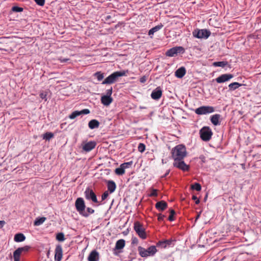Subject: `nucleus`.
I'll return each instance as SVG.
<instances>
[{"label": "nucleus", "instance_id": "nucleus-1", "mask_svg": "<svg viewBox=\"0 0 261 261\" xmlns=\"http://www.w3.org/2000/svg\"><path fill=\"white\" fill-rule=\"evenodd\" d=\"M171 153L174 161L177 163H185L184 159L187 155V151L184 145H176L172 149Z\"/></svg>", "mask_w": 261, "mask_h": 261}, {"label": "nucleus", "instance_id": "nucleus-2", "mask_svg": "<svg viewBox=\"0 0 261 261\" xmlns=\"http://www.w3.org/2000/svg\"><path fill=\"white\" fill-rule=\"evenodd\" d=\"M128 72L127 70L115 71L108 76L102 82V84H111L115 83L119 77L125 76Z\"/></svg>", "mask_w": 261, "mask_h": 261}, {"label": "nucleus", "instance_id": "nucleus-3", "mask_svg": "<svg viewBox=\"0 0 261 261\" xmlns=\"http://www.w3.org/2000/svg\"><path fill=\"white\" fill-rule=\"evenodd\" d=\"M138 250L140 255L142 257L153 256L157 252L155 246H151L147 249H145L141 246H139L138 247Z\"/></svg>", "mask_w": 261, "mask_h": 261}, {"label": "nucleus", "instance_id": "nucleus-4", "mask_svg": "<svg viewBox=\"0 0 261 261\" xmlns=\"http://www.w3.org/2000/svg\"><path fill=\"white\" fill-rule=\"evenodd\" d=\"M75 206L76 210L80 215L86 216V205L84 199L82 197L77 198L75 201Z\"/></svg>", "mask_w": 261, "mask_h": 261}, {"label": "nucleus", "instance_id": "nucleus-5", "mask_svg": "<svg viewBox=\"0 0 261 261\" xmlns=\"http://www.w3.org/2000/svg\"><path fill=\"white\" fill-rule=\"evenodd\" d=\"M200 135L203 141H208L211 139L213 133L209 127L204 126L200 129Z\"/></svg>", "mask_w": 261, "mask_h": 261}, {"label": "nucleus", "instance_id": "nucleus-6", "mask_svg": "<svg viewBox=\"0 0 261 261\" xmlns=\"http://www.w3.org/2000/svg\"><path fill=\"white\" fill-rule=\"evenodd\" d=\"M134 228L140 238L142 239H145L146 238L147 236L145 229L139 222L136 221L134 223Z\"/></svg>", "mask_w": 261, "mask_h": 261}, {"label": "nucleus", "instance_id": "nucleus-7", "mask_svg": "<svg viewBox=\"0 0 261 261\" xmlns=\"http://www.w3.org/2000/svg\"><path fill=\"white\" fill-rule=\"evenodd\" d=\"M215 109L212 106H201L195 110V113L197 115H206L213 113Z\"/></svg>", "mask_w": 261, "mask_h": 261}, {"label": "nucleus", "instance_id": "nucleus-8", "mask_svg": "<svg viewBox=\"0 0 261 261\" xmlns=\"http://www.w3.org/2000/svg\"><path fill=\"white\" fill-rule=\"evenodd\" d=\"M211 35L210 31L206 29L195 30L193 32L194 37L197 38H207Z\"/></svg>", "mask_w": 261, "mask_h": 261}, {"label": "nucleus", "instance_id": "nucleus-9", "mask_svg": "<svg viewBox=\"0 0 261 261\" xmlns=\"http://www.w3.org/2000/svg\"><path fill=\"white\" fill-rule=\"evenodd\" d=\"M84 195L86 199L88 200H91L94 203H98L96 195L92 189L88 187L84 192Z\"/></svg>", "mask_w": 261, "mask_h": 261}, {"label": "nucleus", "instance_id": "nucleus-10", "mask_svg": "<svg viewBox=\"0 0 261 261\" xmlns=\"http://www.w3.org/2000/svg\"><path fill=\"white\" fill-rule=\"evenodd\" d=\"M185 49L181 46H176L168 49L166 53V55L168 57H174L178 53H184Z\"/></svg>", "mask_w": 261, "mask_h": 261}, {"label": "nucleus", "instance_id": "nucleus-11", "mask_svg": "<svg viewBox=\"0 0 261 261\" xmlns=\"http://www.w3.org/2000/svg\"><path fill=\"white\" fill-rule=\"evenodd\" d=\"M125 244V241L123 239H120L118 240L115 244V246L114 248L113 249V254L115 255H118L119 253L121 252V251H119L118 252H117V250H120L122 249Z\"/></svg>", "mask_w": 261, "mask_h": 261}, {"label": "nucleus", "instance_id": "nucleus-12", "mask_svg": "<svg viewBox=\"0 0 261 261\" xmlns=\"http://www.w3.org/2000/svg\"><path fill=\"white\" fill-rule=\"evenodd\" d=\"M90 110L87 109H83L81 111H75L73 112L69 116V118L71 119H73L75 118L76 117L82 115V114H88L90 113Z\"/></svg>", "mask_w": 261, "mask_h": 261}, {"label": "nucleus", "instance_id": "nucleus-13", "mask_svg": "<svg viewBox=\"0 0 261 261\" xmlns=\"http://www.w3.org/2000/svg\"><path fill=\"white\" fill-rule=\"evenodd\" d=\"M163 91L160 87H158L153 90L151 94V97L154 100H159L162 95Z\"/></svg>", "mask_w": 261, "mask_h": 261}, {"label": "nucleus", "instance_id": "nucleus-14", "mask_svg": "<svg viewBox=\"0 0 261 261\" xmlns=\"http://www.w3.org/2000/svg\"><path fill=\"white\" fill-rule=\"evenodd\" d=\"M233 77L231 74H223L216 79L218 83H222L230 80Z\"/></svg>", "mask_w": 261, "mask_h": 261}, {"label": "nucleus", "instance_id": "nucleus-15", "mask_svg": "<svg viewBox=\"0 0 261 261\" xmlns=\"http://www.w3.org/2000/svg\"><path fill=\"white\" fill-rule=\"evenodd\" d=\"M62 247L61 245H58L55 249V261H60L62 258Z\"/></svg>", "mask_w": 261, "mask_h": 261}, {"label": "nucleus", "instance_id": "nucleus-16", "mask_svg": "<svg viewBox=\"0 0 261 261\" xmlns=\"http://www.w3.org/2000/svg\"><path fill=\"white\" fill-rule=\"evenodd\" d=\"M130 164H120L119 167L116 168L115 173L117 175H122L125 173V169L129 168Z\"/></svg>", "mask_w": 261, "mask_h": 261}, {"label": "nucleus", "instance_id": "nucleus-17", "mask_svg": "<svg viewBox=\"0 0 261 261\" xmlns=\"http://www.w3.org/2000/svg\"><path fill=\"white\" fill-rule=\"evenodd\" d=\"M96 145V142L94 141H90L83 145V149L84 150L88 152L94 149Z\"/></svg>", "mask_w": 261, "mask_h": 261}, {"label": "nucleus", "instance_id": "nucleus-18", "mask_svg": "<svg viewBox=\"0 0 261 261\" xmlns=\"http://www.w3.org/2000/svg\"><path fill=\"white\" fill-rule=\"evenodd\" d=\"M172 241L171 239L161 241L156 244V246L161 248H165L166 247L170 246Z\"/></svg>", "mask_w": 261, "mask_h": 261}, {"label": "nucleus", "instance_id": "nucleus-19", "mask_svg": "<svg viewBox=\"0 0 261 261\" xmlns=\"http://www.w3.org/2000/svg\"><path fill=\"white\" fill-rule=\"evenodd\" d=\"M168 206L167 203L164 200L160 201L156 203L155 205V208L159 211H163L167 208Z\"/></svg>", "mask_w": 261, "mask_h": 261}, {"label": "nucleus", "instance_id": "nucleus-20", "mask_svg": "<svg viewBox=\"0 0 261 261\" xmlns=\"http://www.w3.org/2000/svg\"><path fill=\"white\" fill-rule=\"evenodd\" d=\"M108 191L110 193H113L116 188L115 182L113 180H108L106 181Z\"/></svg>", "mask_w": 261, "mask_h": 261}, {"label": "nucleus", "instance_id": "nucleus-21", "mask_svg": "<svg viewBox=\"0 0 261 261\" xmlns=\"http://www.w3.org/2000/svg\"><path fill=\"white\" fill-rule=\"evenodd\" d=\"M88 261H98L99 254L96 250H93L89 255L88 257Z\"/></svg>", "mask_w": 261, "mask_h": 261}, {"label": "nucleus", "instance_id": "nucleus-22", "mask_svg": "<svg viewBox=\"0 0 261 261\" xmlns=\"http://www.w3.org/2000/svg\"><path fill=\"white\" fill-rule=\"evenodd\" d=\"M112 101L113 98L109 96L103 95L101 97V103L106 106L110 105Z\"/></svg>", "mask_w": 261, "mask_h": 261}, {"label": "nucleus", "instance_id": "nucleus-23", "mask_svg": "<svg viewBox=\"0 0 261 261\" xmlns=\"http://www.w3.org/2000/svg\"><path fill=\"white\" fill-rule=\"evenodd\" d=\"M186 73V68L184 67H181L175 71V75L178 78H182Z\"/></svg>", "mask_w": 261, "mask_h": 261}, {"label": "nucleus", "instance_id": "nucleus-24", "mask_svg": "<svg viewBox=\"0 0 261 261\" xmlns=\"http://www.w3.org/2000/svg\"><path fill=\"white\" fill-rule=\"evenodd\" d=\"M220 116H221L220 114H217L212 115L211 117V122L214 125H219L220 124L219 119H220Z\"/></svg>", "mask_w": 261, "mask_h": 261}, {"label": "nucleus", "instance_id": "nucleus-25", "mask_svg": "<svg viewBox=\"0 0 261 261\" xmlns=\"http://www.w3.org/2000/svg\"><path fill=\"white\" fill-rule=\"evenodd\" d=\"M99 122L96 119H92L88 123V126L90 129L98 128L99 126Z\"/></svg>", "mask_w": 261, "mask_h": 261}, {"label": "nucleus", "instance_id": "nucleus-26", "mask_svg": "<svg viewBox=\"0 0 261 261\" xmlns=\"http://www.w3.org/2000/svg\"><path fill=\"white\" fill-rule=\"evenodd\" d=\"M25 237L22 233H17L15 234L14 240L16 242H21L25 240Z\"/></svg>", "mask_w": 261, "mask_h": 261}, {"label": "nucleus", "instance_id": "nucleus-27", "mask_svg": "<svg viewBox=\"0 0 261 261\" xmlns=\"http://www.w3.org/2000/svg\"><path fill=\"white\" fill-rule=\"evenodd\" d=\"M174 167L183 171H188L190 168L189 164H173Z\"/></svg>", "mask_w": 261, "mask_h": 261}, {"label": "nucleus", "instance_id": "nucleus-28", "mask_svg": "<svg viewBox=\"0 0 261 261\" xmlns=\"http://www.w3.org/2000/svg\"><path fill=\"white\" fill-rule=\"evenodd\" d=\"M46 219V218L45 217H37L34 222V225L36 226H39L43 224Z\"/></svg>", "mask_w": 261, "mask_h": 261}, {"label": "nucleus", "instance_id": "nucleus-29", "mask_svg": "<svg viewBox=\"0 0 261 261\" xmlns=\"http://www.w3.org/2000/svg\"><path fill=\"white\" fill-rule=\"evenodd\" d=\"M163 27V25L162 23L156 25L155 27L151 29L148 32V35L149 36L153 35L155 32L159 31Z\"/></svg>", "mask_w": 261, "mask_h": 261}, {"label": "nucleus", "instance_id": "nucleus-30", "mask_svg": "<svg viewBox=\"0 0 261 261\" xmlns=\"http://www.w3.org/2000/svg\"><path fill=\"white\" fill-rule=\"evenodd\" d=\"M54 134L51 132H46L43 135V139L49 141L51 139L53 138Z\"/></svg>", "mask_w": 261, "mask_h": 261}, {"label": "nucleus", "instance_id": "nucleus-31", "mask_svg": "<svg viewBox=\"0 0 261 261\" xmlns=\"http://www.w3.org/2000/svg\"><path fill=\"white\" fill-rule=\"evenodd\" d=\"M241 86H242L241 84H240L238 82H234V83H232L228 85V87L230 90H234Z\"/></svg>", "mask_w": 261, "mask_h": 261}, {"label": "nucleus", "instance_id": "nucleus-32", "mask_svg": "<svg viewBox=\"0 0 261 261\" xmlns=\"http://www.w3.org/2000/svg\"><path fill=\"white\" fill-rule=\"evenodd\" d=\"M30 249V247L28 246H24L23 247L18 248L14 251L17 252L18 254H21L22 252H27Z\"/></svg>", "mask_w": 261, "mask_h": 261}, {"label": "nucleus", "instance_id": "nucleus-33", "mask_svg": "<svg viewBox=\"0 0 261 261\" xmlns=\"http://www.w3.org/2000/svg\"><path fill=\"white\" fill-rule=\"evenodd\" d=\"M227 62L225 61L215 62L213 63V65L215 67H224L227 65Z\"/></svg>", "mask_w": 261, "mask_h": 261}, {"label": "nucleus", "instance_id": "nucleus-34", "mask_svg": "<svg viewBox=\"0 0 261 261\" xmlns=\"http://www.w3.org/2000/svg\"><path fill=\"white\" fill-rule=\"evenodd\" d=\"M94 213V210L93 209H92V208L91 207H86V214H87V215L86 216H85L84 215H81L82 216L84 217H85V218H87L89 217V216L90 215V214H93Z\"/></svg>", "mask_w": 261, "mask_h": 261}, {"label": "nucleus", "instance_id": "nucleus-35", "mask_svg": "<svg viewBox=\"0 0 261 261\" xmlns=\"http://www.w3.org/2000/svg\"><path fill=\"white\" fill-rule=\"evenodd\" d=\"M56 239L58 241H64L65 239L64 233L63 232H59L57 233L56 235Z\"/></svg>", "mask_w": 261, "mask_h": 261}, {"label": "nucleus", "instance_id": "nucleus-36", "mask_svg": "<svg viewBox=\"0 0 261 261\" xmlns=\"http://www.w3.org/2000/svg\"><path fill=\"white\" fill-rule=\"evenodd\" d=\"M191 189L197 191H200L201 190V186L199 183L195 182L191 185Z\"/></svg>", "mask_w": 261, "mask_h": 261}, {"label": "nucleus", "instance_id": "nucleus-37", "mask_svg": "<svg viewBox=\"0 0 261 261\" xmlns=\"http://www.w3.org/2000/svg\"><path fill=\"white\" fill-rule=\"evenodd\" d=\"M94 76L97 78L98 81H101L104 77L103 73L100 72H97L94 74Z\"/></svg>", "mask_w": 261, "mask_h": 261}, {"label": "nucleus", "instance_id": "nucleus-38", "mask_svg": "<svg viewBox=\"0 0 261 261\" xmlns=\"http://www.w3.org/2000/svg\"><path fill=\"white\" fill-rule=\"evenodd\" d=\"M170 216L168 217V220L172 222L174 220V216L175 214V212L173 210H170Z\"/></svg>", "mask_w": 261, "mask_h": 261}, {"label": "nucleus", "instance_id": "nucleus-39", "mask_svg": "<svg viewBox=\"0 0 261 261\" xmlns=\"http://www.w3.org/2000/svg\"><path fill=\"white\" fill-rule=\"evenodd\" d=\"M138 151L140 152H143L145 151V145L143 143H139L138 147Z\"/></svg>", "mask_w": 261, "mask_h": 261}, {"label": "nucleus", "instance_id": "nucleus-40", "mask_svg": "<svg viewBox=\"0 0 261 261\" xmlns=\"http://www.w3.org/2000/svg\"><path fill=\"white\" fill-rule=\"evenodd\" d=\"M47 95V92L42 91V92H40L39 95H40V97L42 99H44L45 101H46L47 100V97H46Z\"/></svg>", "mask_w": 261, "mask_h": 261}, {"label": "nucleus", "instance_id": "nucleus-41", "mask_svg": "<svg viewBox=\"0 0 261 261\" xmlns=\"http://www.w3.org/2000/svg\"><path fill=\"white\" fill-rule=\"evenodd\" d=\"M20 255L17 252L14 251L13 252V258L14 261H20Z\"/></svg>", "mask_w": 261, "mask_h": 261}, {"label": "nucleus", "instance_id": "nucleus-42", "mask_svg": "<svg viewBox=\"0 0 261 261\" xmlns=\"http://www.w3.org/2000/svg\"><path fill=\"white\" fill-rule=\"evenodd\" d=\"M23 9L18 6H14L12 8V11L16 12H19L22 11Z\"/></svg>", "mask_w": 261, "mask_h": 261}, {"label": "nucleus", "instance_id": "nucleus-43", "mask_svg": "<svg viewBox=\"0 0 261 261\" xmlns=\"http://www.w3.org/2000/svg\"><path fill=\"white\" fill-rule=\"evenodd\" d=\"M35 3L40 6H43L45 4V0H34Z\"/></svg>", "mask_w": 261, "mask_h": 261}, {"label": "nucleus", "instance_id": "nucleus-44", "mask_svg": "<svg viewBox=\"0 0 261 261\" xmlns=\"http://www.w3.org/2000/svg\"><path fill=\"white\" fill-rule=\"evenodd\" d=\"M158 193H157V190L156 189H152L150 193L149 194V196L150 197H153V196H157Z\"/></svg>", "mask_w": 261, "mask_h": 261}, {"label": "nucleus", "instance_id": "nucleus-45", "mask_svg": "<svg viewBox=\"0 0 261 261\" xmlns=\"http://www.w3.org/2000/svg\"><path fill=\"white\" fill-rule=\"evenodd\" d=\"M109 196L108 191H105L101 195V200H105Z\"/></svg>", "mask_w": 261, "mask_h": 261}, {"label": "nucleus", "instance_id": "nucleus-46", "mask_svg": "<svg viewBox=\"0 0 261 261\" xmlns=\"http://www.w3.org/2000/svg\"><path fill=\"white\" fill-rule=\"evenodd\" d=\"M165 217V216L164 215H162V214H159L158 215V219L159 221H163L164 218Z\"/></svg>", "mask_w": 261, "mask_h": 261}, {"label": "nucleus", "instance_id": "nucleus-47", "mask_svg": "<svg viewBox=\"0 0 261 261\" xmlns=\"http://www.w3.org/2000/svg\"><path fill=\"white\" fill-rule=\"evenodd\" d=\"M147 76H145V75H144L143 76H142L140 79V82L141 83H144L146 82V81H147Z\"/></svg>", "mask_w": 261, "mask_h": 261}, {"label": "nucleus", "instance_id": "nucleus-48", "mask_svg": "<svg viewBox=\"0 0 261 261\" xmlns=\"http://www.w3.org/2000/svg\"><path fill=\"white\" fill-rule=\"evenodd\" d=\"M192 199L194 200H195V203L196 204H198L200 203L199 199L197 198V197L195 195H193Z\"/></svg>", "mask_w": 261, "mask_h": 261}, {"label": "nucleus", "instance_id": "nucleus-49", "mask_svg": "<svg viewBox=\"0 0 261 261\" xmlns=\"http://www.w3.org/2000/svg\"><path fill=\"white\" fill-rule=\"evenodd\" d=\"M107 95L106 96H109L111 97V95L112 94V88L111 87L110 89H108L106 91Z\"/></svg>", "mask_w": 261, "mask_h": 261}, {"label": "nucleus", "instance_id": "nucleus-50", "mask_svg": "<svg viewBox=\"0 0 261 261\" xmlns=\"http://www.w3.org/2000/svg\"><path fill=\"white\" fill-rule=\"evenodd\" d=\"M138 243V240L136 237H133L132 240V243L133 244H137Z\"/></svg>", "mask_w": 261, "mask_h": 261}, {"label": "nucleus", "instance_id": "nucleus-51", "mask_svg": "<svg viewBox=\"0 0 261 261\" xmlns=\"http://www.w3.org/2000/svg\"><path fill=\"white\" fill-rule=\"evenodd\" d=\"M199 159L200 160L199 162H205L206 161L205 160V156H204L203 155H200Z\"/></svg>", "mask_w": 261, "mask_h": 261}, {"label": "nucleus", "instance_id": "nucleus-52", "mask_svg": "<svg viewBox=\"0 0 261 261\" xmlns=\"http://www.w3.org/2000/svg\"><path fill=\"white\" fill-rule=\"evenodd\" d=\"M170 170L169 169L167 170L166 171V173H165V174H164L163 175H162V176H161V178H164V177H166V176L169 174V172H170Z\"/></svg>", "mask_w": 261, "mask_h": 261}, {"label": "nucleus", "instance_id": "nucleus-53", "mask_svg": "<svg viewBox=\"0 0 261 261\" xmlns=\"http://www.w3.org/2000/svg\"><path fill=\"white\" fill-rule=\"evenodd\" d=\"M6 224V222L4 220L0 221V228H2L4 225Z\"/></svg>", "mask_w": 261, "mask_h": 261}, {"label": "nucleus", "instance_id": "nucleus-54", "mask_svg": "<svg viewBox=\"0 0 261 261\" xmlns=\"http://www.w3.org/2000/svg\"><path fill=\"white\" fill-rule=\"evenodd\" d=\"M59 60L61 61V62H62V63L66 62L69 60L68 59H62V58L59 59Z\"/></svg>", "mask_w": 261, "mask_h": 261}, {"label": "nucleus", "instance_id": "nucleus-55", "mask_svg": "<svg viewBox=\"0 0 261 261\" xmlns=\"http://www.w3.org/2000/svg\"><path fill=\"white\" fill-rule=\"evenodd\" d=\"M201 213V212H199L198 214H197V215L196 216V218H195V221H196L200 217Z\"/></svg>", "mask_w": 261, "mask_h": 261}, {"label": "nucleus", "instance_id": "nucleus-56", "mask_svg": "<svg viewBox=\"0 0 261 261\" xmlns=\"http://www.w3.org/2000/svg\"><path fill=\"white\" fill-rule=\"evenodd\" d=\"M241 167L242 168V169H245L246 167V165H247V167L249 166V164H241Z\"/></svg>", "mask_w": 261, "mask_h": 261}, {"label": "nucleus", "instance_id": "nucleus-57", "mask_svg": "<svg viewBox=\"0 0 261 261\" xmlns=\"http://www.w3.org/2000/svg\"><path fill=\"white\" fill-rule=\"evenodd\" d=\"M103 203H101V202H100V203H98V204H97V205H99L102 204H103Z\"/></svg>", "mask_w": 261, "mask_h": 261}, {"label": "nucleus", "instance_id": "nucleus-58", "mask_svg": "<svg viewBox=\"0 0 261 261\" xmlns=\"http://www.w3.org/2000/svg\"><path fill=\"white\" fill-rule=\"evenodd\" d=\"M123 233H124V234H127V232H126L124 231V232H123Z\"/></svg>", "mask_w": 261, "mask_h": 261}, {"label": "nucleus", "instance_id": "nucleus-59", "mask_svg": "<svg viewBox=\"0 0 261 261\" xmlns=\"http://www.w3.org/2000/svg\"><path fill=\"white\" fill-rule=\"evenodd\" d=\"M132 163V162H126V163L128 164V163Z\"/></svg>", "mask_w": 261, "mask_h": 261}, {"label": "nucleus", "instance_id": "nucleus-60", "mask_svg": "<svg viewBox=\"0 0 261 261\" xmlns=\"http://www.w3.org/2000/svg\"><path fill=\"white\" fill-rule=\"evenodd\" d=\"M110 17V16H107V18H109Z\"/></svg>", "mask_w": 261, "mask_h": 261}]
</instances>
